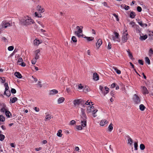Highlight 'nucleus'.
<instances>
[{
  "label": "nucleus",
  "mask_w": 153,
  "mask_h": 153,
  "mask_svg": "<svg viewBox=\"0 0 153 153\" xmlns=\"http://www.w3.org/2000/svg\"><path fill=\"white\" fill-rule=\"evenodd\" d=\"M34 21L28 16L25 17L20 20V24L22 25H28L33 24Z\"/></svg>",
  "instance_id": "obj_1"
},
{
  "label": "nucleus",
  "mask_w": 153,
  "mask_h": 153,
  "mask_svg": "<svg viewBox=\"0 0 153 153\" xmlns=\"http://www.w3.org/2000/svg\"><path fill=\"white\" fill-rule=\"evenodd\" d=\"M83 26H77L76 27V30L74 32V34L77 36L79 37H80L82 36L80 34L82 32Z\"/></svg>",
  "instance_id": "obj_2"
},
{
  "label": "nucleus",
  "mask_w": 153,
  "mask_h": 153,
  "mask_svg": "<svg viewBox=\"0 0 153 153\" xmlns=\"http://www.w3.org/2000/svg\"><path fill=\"white\" fill-rule=\"evenodd\" d=\"M127 30H126L123 33L122 38V41L123 43L126 42L128 39V34L127 32Z\"/></svg>",
  "instance_id": "obj_3"
},
{
  "label": "nucleus",
  "mask_w": 153,
  "mask_h": 153,
  "mask_svg": "<svg viewBox=\"0 0 153 153\" xmlns=\"http://www.w3.org/2000/svg\"><path fill=\"white\" fill-rule=\"evenodd\" d=\"M134 103L135 104H138L140 102V99L139 97L136 94L134 95L133 97Z\"/></svg>",
  "instance_id": "obj_4"
},
{
  "label": "nucleus",
  "mask_w": 153,
  "mask_h": 153,
  "mask_svg": "<svg viewBox=\"0 0 153 153\" xmlns=\"http://www.w3.org/2000/svg\"><path fill=\"white\" fill-rule=\"evenodd\" d=\"M98 111L97 109H94V107L91 105L88 106L87 109V112L88 113L94 112L96 113Z\"/></svg>",
  "instance_id": "obj_5"
},
{
  "label": "nucleus",
  "mask_w": 153,
  "mask_h": 153,
  "mask_svg": "<svg viewBox=\"0 0 153 153\" xmlns=\"http://www.w3.org/2000/svg\"><path fill=\"white\" fill-rule=\"evenodd\" d=\"M4 85L5 87V91L4 93V95H6L8 97H9L10 95V92L8 91L9 89V87L8 84L7 83H5L4 84Z\"/></svg>",
  "instance_id": "obj_6"
},
{
  "label": "nucleus",
  "mask_w": 153,
  "mask_h": 153,
  "mask_svg": "<svg viewBox=\"0 0 153 153\" xmlns=\"http://www.w3.org/2000/svg\"><path fill=\"white\" fill-rule=\"evenodd\" d=\"M1 25L3 28H6L11 26V24L9 22H7L6 21H4L2 22Z\"/></svg>",
  "instance_id": "obj_7"
},
{
  "label": "nucleus",
  "mask_w": 153,
  "mask_h": 153,
  "mask_svg": "<svg viewBox=\"0 0 153 153\" xmlns=\"http://www.w3.org/2000/svg\"><path fill=\"white\" fill-rule=\"evenodd\" d=\"M84 103V101L81 99L75 100L73 101V103L75 106L80 104H83Z\"/></svg>",
  "instance_id": "obj_8"
},
{
  "label": "nucleus",
  "mask_w": 153,
  "mask_h": 153,
  "mask_svg": "<svg viewBox=\"0 0 153 153\" xmlns=\"http://www.w3.org/2000/svg\"><path fill=\"white\" fill-rule=\"evenodd\" d=\"M81 117L82 120H86L87 117L85 112V110L82 108L81 109Z\"/></svg>",
  "instance_id": "obj_9"
},
{
  "label": "nucleus",
  "mask_w": 153,
  "mask_h": 153,
  "mask_svg": "<svg viewBox=\"0 0 153 153\" xmlns=\"http://www.w3.org/2000/svg\"><path fill=\"white\" fill-rule=\"evenodd\" d=\"M134 28L137 33H141V29L140 28L139 26L137 25H136Z\"/></svg>",
  "instance_id": "obj_10"
},
{
  "label": "nucleus",
  "mask_w": 153,
  "mask_h": 153,
  "mask_svg": "<svg viewBox=\"0 0 153 153\" xmlns=\"http://www.w3.org/2000/svg\"><path fill=\"white\" fill-rule=\"evenodd\" d=\"M137 21L138 24L142 27H147V24H143L142 22L140 21V20L138 19Z\"/></svg>",
  "instance_id": "obj_11"
},
{
  "label": "nucleus",
  "mask_w": 153,
  "mask_h": 153,
  "mask_svg": "<svg viewBox=\"0 0 153 153\" xmlns=\"http://www.w3.org/2000/svg\"><path fill=\"white\" fill-rule=\"evenodd\" d=\"M58 93L57 90L56 89L51 90L50 91L49 94V95H53L57 94Z\"/></svg>",
  "instance_id": "obj_12"
},
{
  "label": "nucleus",
  "mask_w": 153,
  "mask_h": 153,
  "mask_svg": "<svg viewBox=\"0 0 153 153\" xmlns=\"http://www.w3.org/2000/svg\"><path fill=\"white\" fill-rule=\"evenodd\" d=\"M40 52V50L39 49L36 50V51L35 56L34 58L36 59H37L39 58L40 54V53H39Z\"/></svg>",
  "instance_id": "obj_13"
},
{
  "label": "nucleus",
  "mask_w": 153,
  "mask_h": 153,
  "mask_svg": "<svg viewBox=\"0 0 153 153\" xmlns=\"http://www.w3.org/2000/svg\"><path fill=\"white\" fill-rule=\"evenodd\" d=\"M141 88L143 89V94H148V91L146 87L142 86Z\"/></svg>",
  "instance_id": "obj_14"
},
{
  "label": "nucleus",
  "mask_w": 153,
  "mask_h": 153,
  "mask_svg": "<svg viewBox=\"0 0 153 153\" xmlns=\"http://www.w3.org/2000/svg\"><path fill=\"white\" fill-rule=\"evenodd\" d=\"M99 75L96 73H94L93 74V79L96 81L99 79Z\"/></svg>",
  "instance_id": "obj_15"
},
{
  "label": "nucleus",
  "mask_w": 153,
  "mask_h": 153,
  "mask_svg": "<svg viewBox=\"0 0 153 153\" xmlns=\"http://www.w3.org/2000/svg\"><path fill=\"white\" fill-rule=\"evenodd\" d=\"M37 10L40 13H43L44 11V10L42 8L41 6L38 5L37 6Z\"/></svg>",
  "instance_id": "obj_16"
},
{
  "label": "nucleus",
  "mask_w": 153,
  "mask_h": 153,
  "mask_svg": "<svg viewBox=\"0 0 153 153\" xmlns=\"http://www.w3.org/2000/svg\"><path fill=\"white\" fill-rule=\"evenodd\" d=\"M108 123V121L105 120H102L100 122V125L101 126H104L105 124H107Z\"/></svg>",
  "instance_id": "obj_17"
},
{
  "label": "nucleus",
  "mask_w": 153,
  "mask_h": 153,
  "mask_svg": "<svg viewBox=\"0 0 153 153\" xmlns=\"http://www.w3.org/2000/svg\"><path fill=\"white\" fill-rule=\"evenodd\" d=\"M102 42L101 39H99L96 43V46L97 47H98V48H99L100 46L102 45Z\"/></svg>",
  "instance_id": "obj_18"
},
{
  "label": "nucleus",
  "mask_w": 153,
  "mask_h": 153,
  "mask_svg": "<svg viewBox=\"0 0 153 153\" xmlns=\"http://www.w3.org/2000/svg\"><path fill=\"white\" fill-rule=\"evenodd\" d=\"M18 100V99L16 97H15L14 98L10 97V102L12 103H14L16 101H17Z\"/></svg>",
  "instance_id": "obj_19"
},
{
  "label": "nucleus",
  "mask_w": 153,
  "mask_h": 153,
  "mask_svg": "<svg viewBox=\"0 0 153 153\" xmlns=\"http://www.w3.org/2000/svg\"><path fill=\"white\" fill-rule=\"evenodd\" d=\"M14 75L19 78H21L22 77L21 74L19 72H16L14 73Z\"/></svg>",
  "instance_id": "obj_20"
},
{
  "label": "nucleus",
  "mask_w": 153,
  "mask_h": 153,
  "mask_svg": "<svg viewBox=\"0 0 153 153\" xmlns=\"http://www.w3.org/2000/svg\"><path fill=\"white\" fill-rule=\"evenodd\" d=\"M128 143L131 146L132 145V143L133 142V140L129 137H128Z\"/></svg>",
  "instance_id": "obj_21"
},
{
  "label": "nucleus",
  "mask_w": 153,
  "mask_h": 153,
  "mask_svg": "<svg viewBox=\"0 0 153 153\" xmlns=\"http://www.w3.org/2000/svg\"><path fill=\"white\" fill-rule=\"evenodd\" d=\"M82 125H81L83 127H85L86 126V120H81Z\"/></svg>",
  "instance_id": "obj_22"
},
{
  "label": "nucleus",
  "mask_w": 153,
  "mask_h": 153,
  "mask_svg": "<svg viewBox=\"0 0 153 153\" xmlns=\"http://www.w3.org/2000/svg\"><path fill=\"white\" fill-rule=\"evenodd\" d=\"M148 55L149 57H152L153 55V50L152 48L150 49Z\"/></svg>",
  "instance_id": "obj_23"
},
{
  "label": "nucleus",
  "mask_w": 153,
  "mask_h": 153,
  "mask_svg": "<svg viewBox=\"0 0 153 153\" xmlns=\"http://www.w3.org/2000/svg\"><path fill=\"white\" fill-rule=\"evenodd\" d=\"M147 38V35H145L144 36H140V39L141 40H145Z\"/></svg>",
  "instance_id": "obj_24"
},
{
  "label": "nucleus",
  "mask_w": 153,
  "mask_h": 153,
  "mask_svg": "<svg viewBox=\"0 0 153 153\" xmlns=\"http://www.w3.org/2000/svg\"><path fill=\"white\" fill-rule=\"evenodd\" d=\"M112 68L114 70L117 74H121L120 71L117 69L116 67H112Z\"/></svg>",
  "instance_id": "obj_25"
},
{
  "label": "nucleus",
  "mask_w": 153,
  "mask_h": 153,
  "mask_svg": "<svg viewBox=\"0 0 153 153\" xmlns=\"http://www.w3.org/2000/svg\"><path fill=\"white\" fill-rule=\"evenodd\" d=\"M65 100V98L63 97H62L59 98L58 100V103L59 104L63 102Z\"/></svg>",
  "instance_id": "obj_26"
},
{
  "label": "nucleus",
  "mask_w": 153,
  "mask_h": 153,
  "mask_svg": "<svg viewBox=\"0 0 153 153\" xmlns=\"http://www.w3.org/2000/svg\"><path fill=\"white\" fill-rule=\"evenodd\" d=\"M34 43L35 45H38L40 43V42L39 40H37L36 39L34 41Z\"/></svg>",
  "instance_id": "obj_27"
},
{
  "label": "nucleus",
  "mask_w": 153,
  "mask_h": 153,
  "mask_svg": "<svg viewBox=\"0 0 153 153\" xmlns=\"http://www.w3.org/2000/svg\"><path fill=\"white\" fill-rule=\"evenodd\" d=\"M5 113L6 115L8 117H10V116H11V114L9 111H8L7 110L5 111Z\"/></svg>",
  "instance_id": "obj_28"
},
{
  "label": "nucleus",
  "mask_w": 153,
  "mask_h": 153,
  "mask_svg": "<svg viewBox=\"0 0 153 153\" xmlns=\"http://www.w3.org/2000/svg\"><path fill=\"white\" fill-rule=\"evenodd\" d=\"M113 125L112 123H111L108 127V130L109 132H111L113 129Z\"/></svg>",
  "instance_id": "obj_29"
},
{
  "label": "nucleus",
  "mask_w": 153,
  "mask_h": 153,
  "mask_svg": "<svg viewBox=\"0 0 153 153\" xmlns=\"http://www.w3.org/2000/svg\"><path fill=\"white\" fill-rule=\"evenodd\" d=\"M139 107L140 110L142 111H144L146 108V107L143 104L140 105L139 106Z\"/></svg>",
  "instance_id": "obj_30"
},
{
  "label": "nucleus",
  "mask_w": 153,
  "mask_h": 153,
  "mask_svg": "<svg viewBox=\"0 0 153 153\" xmlns=\"http://www.w3.org/2000/svg\"><path fill=\"white\" fill-rule=\"evenodd\" d=\"M51 118V115H48L45 117V120H48Z\"/></svg>",
  "instance_id": "obj_31"
},
{
  "label": "nucleus",
  "mask_w": 153,
  "mask_h": 153,
  "mask_svg": "<svg viewBox=\"0 0 153 153\" xmlns=\"http://www.w3.org/2000/svg\"><path fill=\"white\" fill-rule=\"evenodd\" d=\"M135 16V13L134 12H131L130 13V17L132 18H134Z\"/></svg>",
  "instance_id": "obj_32"
},
{
  "label": "nucleus",
  "mask_w": 153,
  "mask_h": 153,
  "mask_svg": "<svg viewBox=\"0 0 153 153\" xmlns=\"http://www.w3.org/2000/svg\"><path fill=\"white\" fill-rule=\"evenodd\" d=\"M109 88H106V90L102 93L104 96H105L109 92Z\"/></svg>",
  "instance_id": "obj_33"
},
{
  "label": "nucleus",
  "mask_w": 153,
  "mask_h": 153,
  "mask_svg": "<svg viewBox=\"0 0 153 153\" xmlns=\"http://www.w3.org/2000/svg\"><path fill=\"white\" fill-rule=\"evenodd\" d=\"M62 132V131L61 130H59L58 131V132L57 134V136H58L59 137H61L62 136V134H61Z\"/></svg>",
  "instance_id": "obj_34"
},
{
  "label": "nucleus",
  "mask_w": 153,
  "mask_h": 153,
  "mask_svg": "<svg viewBox=\"0 0 153 153\" xmlns=\"http://www.w3.org/2000/svg\"><path fill=\"white\" fill-rule=\"evenodd\" d=\"M134 150H137L138 149L137 142H134Z\"/></svg>",
  "instance_id": "obj_35"
},
{
  "label": "nucleus",
  "mask_w": 153,
  "mask_h": 153,
  "mask_svg": "<svg viewBox=\"0 0 153 153\" xmlns=\"http://www.w3.org/2000/svg\"><path fill=\"white\" fill-rule=\"evenodd\" d=\"M72 41L74 42H76L77 41L76 38L75 36H73L71 38Z\"/></svg>",
  "instance_id": "obj_36"
},
{
  "label": "nucleus",
  "mask_w": 153,
  "mask_h": 153,
  "mask_svg": "<svg viewBox=\"0 0 153 153\" xmlns=\"http://www.w3.org/2000/svg\"><path fill=\"white\" fill-rule=\"evenodd\" d=\"M145 61L148 64H150V60L149 58L147 57H146L145 58Z\"/></svg>",
  "instance_id": "obj_37"
},
{
  "label": "nucleus",
  "mask_w": 153,
  "mask_h": 153,
  "mask_svg": "<svg viewBox=\"0 0 153 153\" xmlns=\"http://www.w3.org/2000/svg\"><path fill=\"white\" fill-rule=\"evenodd\" d=\"M90 103H91V104L92 105H93V104H92V102H90L89 101V100H88L87 101H86V102H85V105H89V106L91 105Z\"/></svg>",
  "instance_id": "obj_38"
},
{
  "label": "nucleus",
  "mask_w": 153,
  "mask_h": 153,
  "mask_svg": "<svg viewBox=\"0 0 153 153\" xmlns=\"http://www.w3.org/2000/svg\"><path fill=\"white\" fill-rule=\"evenodd\" d=\"M129 25H131V26L132 27H134V26L136 24H135V23L134 22L131 21L129 23Z\"/></svg>",
  "instance_id": "obj_39"
},
{
  "label": "nucleus",
  "mask_w": 153,
  "mask_h": 153,
  "mask_svg": "<svg viewBox=\"0 0 153 153\" xmlns=\"http://www.w3.org/2000/svg\"><path fill=\"white\" fill-rule=\"evenodd\" d=\"M5 136L4 135L2 134H0V140L1 141H2L4 139Z\"/></svg>",
  "instance_id": "obj_40"
},
{
  "label": "nucleus",
  "mask_w": 153,
  "mask_h": 153,
  "mask_svg": "<svg viewBox=\"0 0 153 153\" xmlns=\"http://www.w3.org/2000/svg\"><path fill=\"white\" fill-rule=\"evenodd\" d=\"M76 128L78 130H80L82 129V127L81 125L77 126H76Z\"/></svg>",
  "instance_id": "obj_41"
},
{
  "label": "nucleus",
  "mask_w": 153,
  "mask_h": 153,
  "mask_svg": "<svg viewBox=\"0 0 153 153\" xmlns=\"http://www.w3.org/2000/svg\"><path fill=\"white\" fill-rule=\"evenodd\" d=\"M85 38H86V39L88 41H92L94 39V38L93 37H85Z\"/></svg>",
  "instance_id": "obj_42"
},
{
  "label": "nucleus",
  "mask_w": 153,
  "mask_h": 153,
  "mask_svg": "<svg viewBox=\"0 0 153 153\" xmlns=\"http://www.w3.org/2000/svg\"><path fill=\"white\" fill-rule=\"evenodd\" d=\"M5 120V118L2 115H0V121L2 122H4Z\"/></svg>",
  "instance_id": "obj_43"
},
{
  "label": "nucleus",
  "mask_w": 153,
  "mask_h": 153,
  "mask_svg": "<svg viewBox=\"0 0 153 153\" xmlns=\"http://www.w3.org/2000/svg\"><path fill=\"white\" fill-rule=\"evenodd\" d=\"M140 148L141 150H143L145 148V146L143 144H141L140 145Z\"/></svg>",
  "instance_id": "obj_44"
},
{
  "label": "nucleus",
  "mask_w": 153,
  "mask_h": 153,
  "mask_svg": "<svg viewBox=\"0 0 153 153\" xmlns=\"http://www.w3.org/2000/svg\"><path fill=\"white\" fill-rule=\"evenodd\" d=\"M35 14L36 16L37 17L39 18H40L42 17L41 15V14H39L36 12H35Z\"/></svg>",
  "instance_id": "obj_45"
},
{
  "label": "nucleus",
  "mask_w": 153,
  "mask_h": 153,
  "mask_svg": "<svg viewBox=\"0 0 153 153\" xmlns=\"http://www.w3.org/2000/svg\"><path fill=\"white\" fill-rule=\"evenodd\" d=\"M23 61V60L21 57H19L18 61V62L19 63H21Z\"/></svg>",
  "instance_id": "obj_46"
},
{
  "label": "nucleus",
  "mask_w": 153,
  "mask_h": 153,
  "mask_svg": "<svg viewBox=\"0 0 153 153\" xmlns=\"http://www.w3.org/2000/svg\"><path fill=\"white\" fill-rule=\"evenodd\" d=\"M36 60H37V59H36L35 58L33 59L32 60V61H31L33 65L35 64L36 62Z\"/></svg>",
  "instance_id": "obj_47"
},
{
  "label": "nucleus",
  "mask_w": 153,
  "mask_h": 153,
  "mask_svg": "<svg viewBox=\"0 0 153 153\" xmlns=\"http://www.w3.org/2000/svg\"><path fill=\"white\" fill-rule=\"evenodd\" d=\"M113 15L116 18V20L118 21L119 20V19L118 16L115 13H114Z\"/></svg>",
  "instance_id": "obj_48"
},
{
  "label": "nucleus",
  "mask_w": 153,
  "mask_h": 153,
  "mask_svg": "<svg viewBox=\"0 0 153 153\" xmlns=\"http://www.w3.org/2000/svg\"><path fill=\"white\" fill-rule=\"evenodd\" d=\"M7 110L5 108L3 107L1 110V111L2 112H5Z\"/></svg>",
  "instance_id": "obj_49"
},
{
  "label": "nucleus",
  "mask_w": 153,
  "mask_h": 153,
  "mask_svg": "<svg viewBox=\"0 0 153 153\" xmlns=\"http://www.w3.org/2000/svg\"><path fill=\"white\" fill-rule=\"evenodd\" d=\"M14 48V47L13 46H10L8 48V49L9 51H12Z\"/></svg>",
  "instance_id": "obj_50"
},
{
  "label": "nucleus",
  "mask_w": 153,
  "mask_h": 153,
  "mask_svg": "<svg viewBox=\"0 0 153 153\" xmlns=\"http://www.w3.org/2000/svg\"><path fill=\"white\" fill-rule=\"evenodd\" d=\"M19 64L22 67H25L26 65L25 64L23 61L21 63H19Z\"/></svg>",
  "instance_id": "obj_51"
},
{
  "label": "nucleus",
  "mask_w": 153,
  "mask_h": 153,
  "mask_svg": "<svg viewBox=\"0 0 153 153\" xmlns=\"http://www.w3.org/2000/svg\"><path fill=\"white\" fill-rule=\"evenodd\" d=\"M11 92L12 94H15L16 93V91L14 88H12L11 90Z\"/></svg>",
  "instance_id": "obj_52"
},
{
  "label": "nucleus",
  "mask_w": 153,
  "mask_h": 153,
  "mask_svg": "<svg viewBox=\"0 0 153 153\" xmlns=\"http://www.w3.org/2000/svg\"><path fill=\"white\" fill-rule=\"evenodd\" d=\"M142 8L140 6H138L137 8V10L139 12H140L142 11Z\"/></svg>",
  "instance_id": "obj_53"
},
{
  "label": "nucleus",
  "mask_w": 153,
  "mask_h": 153,
  "mask_svg": "<svg viewBox=\"0 0 153 153\" xmlns=\"http://www.w3.org/2000/svg\"><path fill=\"white\" fill-rule=\"evenodd\" d=\"M128 55L129 57H130V58L131 59H134V58H133V56H132V54L131 53V52H128Z\"/></svg>",
  "instance_id": "obj_54"
},
{
  "label": "nucleus",
  "mask_w": 153,
  "mask_h": 153,
  "mask_svg": "<svg viewBox=\"0 0 153 153\" xmlns=\"http://www.w3.org/2000/svg\"><path fill=\"white\" fill-rule=\"evenodd\" d=\"M114 34L115 36V37L117 39H118L119 38V34L116 32H114Z\"/></svg>",
  "instance_id": "obj_55"
},
{
  "label": "nucleus",
  "mask_w": 153,
  "mask_h": 153,
  "mask_svg": "<svg viewBox=\"0 0 153 153\" xmlns=\"http://www.w3.org/2000/svg\"><path fill=\"white\" fill-rule=\"evenodd\" d=\"M76 122L74 120H72L70 122V124L71 125H73Z\"/></svg>",
  "instance_id": "obj_56"
},
{
  "label": "nucleus",
  "mask_w": 153,
  "mask_h": 153,
  "mask_svg": "<svg viewBox=\"0 0 153 153\" xmlns=\"http://www.w3.org/2000/svg\"><path fill=\"white\" fill-rule=\"evenodd\" d=\"M138 62L139 64L141 65H143V62L142 60L139 59Z\"/></svg>",
  "instance_id": "obj_57"
},
{
  "label": "nucleus",
  "mask_w": 153,
  "mask_h": 153,
  "mask_svg": "<svg viewBox=\"0 0 153 153\" xmlns=\"http://www.w3.org/2000/svg\"><path fill=\"white\" fill-rule=\"evenodd\" d=\"M111 44L110 42H109L108 46L107 47V48L108 49H110L111 48Z\"/></svg>",
  "instance_id": "obj_58"
},
{
  "label": "nucleus",
  "mask_w": 153,
  "mask_h": 153,
  "mask_svg": "<svg viewBox=\"0 0 153 153\" xmlns=\"http://www.w3.org/2000/svg\"><path fill=\"white\" fill-rule=\"evenodd\" d=\"M115 93L114 91H111L110 92L111 95L112 96L114 97V95Z\"/></svg>",
  "instance_id": "obj_59"
},
{
  "label": "nucleus",
  "mask_w": 153,
  "mask_h": 153,
  "mask_svg": "<svg viewBox=\"0 0 153 153\" xmlns=\"http://www.w3.org/2000/svg\"><path fill=\"white\" fill-rule=\"evenodd\" d=\"M116 39H117L114 36H112V39L111 38V39L113 40L114 41L117 40Z\"/></svg>",
  "instance_id": "obj_60"
},
{
  "label": "nucleus",
  "mask_w": 153,
  "mask_h": 153,
  "mask_svg": "<svg viewBox=\"0 0 153 153\" xmlns=\"http://www.w3.org/2000/svg\"><path fill=\"white\" fill-rule=\"evenodd\" d=\"M125 7L124 9L126 10H128L130 8L128 6L125 5Z\"/></svg>",
  "instance_id": "obj_61"
},
{
  "label": "nucleus",
  "mask_w": 153,
  "mask_h": 153,
  "mask_svg": "<svg viewBox=\"0 0 153 153\" xmlns=\"http://www.w3.org/2000/svg\"><path fill=\"white\" fill-rule=\"evenodd\" d=\"M116 86V84L114 83L112 84L111 86V88H113Z\"/></svg>",
  "instance_id": "obj_62"
},
{
  "label": "nucleus",
  "mask_w": 153,
  "mask_h": 153,
  "mask_svg": "<svg viewBox=\"0 0 153 153\" xmlns=\"http://www.w3.org/2000/svg\"><path fill=\"white\" fill-rule=\"evenodd\" d=\"M34 110L36 112H39V109L38 108L35 107L34 108Z\"/></svg>",
  "instance_id": "obj_63"
},
{
  "label": "nucleus",
  "mask_w": 153,
  "mask_h": 153,
  "mask_svg": "<svg viewBox=\"0 0 153 153\" xmlns=\"http://www.w3.org/2000/svg\"><path fill=\"white\" fill-rule=\"evenodd\" d=\"M78 88L79 89H81L83 88V87L82 86V85L81 84H79V85Z\"/></svg>",
  "instance_id": "obj_64"
}]
</instances>
